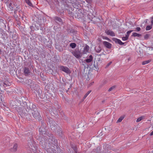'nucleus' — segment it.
<instances>
[{
  "mask_svg": "<svg viewBox=\"0 0 153 153\" xmlns=\"http://www.w3.org/2000/svg\"><path fill=\"white\" fill-rule=\"evenodd\" d=\"M105 39H106L108 40H110V39H109L106 37H105Z\"/></svg>",
  "mask_w": 153,
  "mask_h": 153,
  "instance_id": "41",
  "label": "nucleus"
},
{
  "mask_svg": "<svg viewBox=\"0 0 153 153\" xmlns=\"http://www.w3.org/2000/svg\"><path fill=\"white\" fill-rule=\"evenodd\" d=\"M111 62H109L107 65V66H109L111 64Z\"/></svg>",
  "mask_w": 153,
  "mask_h": 153,
  "instance_id": "42",
  "label": "nucleus"
},
{
  "mask_svg": "<svg viewBox=\"0 0 153 153\" xmlns=\"http://www.w3.org/2000/svg\"><path fill=\"white\" fill-rule=\"evenodd\" d=\"M18 146L17 144L15 143L14 144L13 148L12 149V151L13 152H15L17 150Z\"/></svg>",
  "mask_w": 153,
  "mask_h": 153,
  "instance_id": "15",
  "label": "nucleus"
},
{
  "mask_svg": "<svg viewBox=\"0 0 153 153\" xmlns=\"http://www.w3.org/2000/svg\"><path fill=\"white\" fill-rule=\"evenodd\" d=\"M24 72L25 76H27L30 73V71L29 70V68L26 67L24 68Z\"/></svg>",
  "mask_w": 153,
  "mask_h": 153,
  "instance_id": "13",
  "label": "nucleus"
},
{
  "mask_svg": "<svg viewBox=\"0 0 153 153\" xmlns=\"http://www.w3.org/2000/svg\"><path fill=\"white\" fill-rule=\"evenodd\" d=\"M54 20L57 23L60 24H62L63 21L62 19L60 18L57 16H56L53 18Z\"/></svg>",
  "mask_w": 153,
  "mask_h": 153,
  "instance_id": "7",
  "label": "nucleus"
},
{
  "mask_svg": "<svg viewBox=\"0 0 153 153\" xmlns=\"http://www.w3.org/2000/svg\"><path fill=\"white\" fill-rule=\"evenodd\" d=\"M73 55L77 59H79L82 56V53L78 50H74L71 52Z\"/></svg>",
  "mask_w": 153,
  "mask_h": 153,
  "instance_id": "2",
  "label": "nucleus"
},
{
  "mask_svg": "<svg viewBox=\"0 0 153 153\" xmlns=\"http://www.w3.org/2000/svg\"><path fill=\"white\" fill-rule=\"evenodd\" d=\"M12 0H6V4L8 7V10L11 11L14 10H16L17 7H16L15 4H13Z\"/></svg>",
  "mask_w": 153,
  "mask_h": 153,
  "instance_id": "1",
  "label": "nucleus"
},
{
  "mask_svg": "<svg viewBox=\"0 0 153 153\" xmlns=\"http://www.w3.org/2000/svg\"><path fill=\"white\" fill-rule=\"evenodd\" d=\"M83 61H84V60H83L82 59H80L79 61L80 62H82V65L85 66V64H84L85 63H84V62H83Z\"/></svg>",
  "mask_w": 153,
  "mask_h": 153,
  "instance_id": "35",
  "label": "nucleus"
},
{
  "mask_svg": "<svg viewBox=\"0 0 153 153\" xmlns=\"http://www.w3.org/2000/svg\"><path fill=\"white\" fill-rule=\"evenodd\" d=\"M60 69L67 74L71 73V71L66 66H61L60 67Z\"/></svg>",
  "mask_w": 153,
  "mask_h": 153,
  "instance_id": "4",
  "label": "nucleus"
},
{
  "mask_svg": "<svg viewBox=\"0 0 153 153\" xmlns=\"http://www.w3.org/2000/svg\"><path fill=\"white\" fill-rule=\"evenodd\" d=\"M93 15L91 13L90 14H88V15H87L88 18L91 21L93 19Z\"/></svg>",
  "mask_w": 153,
  "mask_h": 153,
  "instance_id": "19",
  "label": "nucleus"
},
{
  "mask_svg": "<svg viewBox=\"0 0 153 153\" xmlns=\"http://www.w3.org/2000/svg\"><path fill=\"white\" fill-rule=\"evenodd\" d=\"M122 39L123 41H126L128 39L127 37H126L125 36V37H123L122 38Z\"/></svg>",
  "mask_w": 153,
  "mask_h": 153,
  "instance_id": "32",
  "label": "nucleus"
},
{
  "mask_svg": "<svg viewBox=\"0 0 153 153\" xmlns=\"http://www.w3.org/2000/svg\"><path fill=\"white\" fill-rule=\"evenodd\" d=\"M129 35L127 34L126 35L125 37H127V39H128Z\"/></svg>",
  "mask_w": 153,
  "mask_h": 153,
  "instance_id": "39",
  "label": "nucleus"
},
{
  "mask_svg": "<svg viewBox=\"0 0 153 153\" xmlns=\"http://www.w3.org/2000/svg\"><path fill=\"white\" fill-rule=\"evenodd\" d=\"M142 120V117H141L138 118L137 119V120L136 122H139L141 121Z\"/></svg>",
  "mask_w": 153,
  "mask_h": 153,
  "instance_id": "31",
  "label": "nucleus"
},
{
  "mask_svg": "<svg viewBox=\"0 0 153 153\" xmlns=\"http://www.w3.org/2000/svg\"><path fill=\"white\" fill-rule=\"evenodd\" d=\"M68 90L66 91V92L68 93Z\"/></svg>",
  "mask_w": 153,
  "mask_h": 153,
  "instance_id": "46",
  "label": "nucleus"
},
{
  "mask_svg": "<svg viewBox=\"0 0 153 153\" xmlns=\"http://www.w3.org/2000/svg\"><path fill=\"white\" fill-rule=\"evenodd\" d=\"M151 25H153V19L151 21Z\"/></svg>",
  "mask_w": 153,
  "mask_h": 153,
  "instance_id": "43",
  "label": "nucleus"
},
{
  "mask_svg": "<svg viewBox=\"0 0 153 153\" xmlns=\"http://www.w3.org/2000/svg\"><path fill=\"white\" fill-rule=\"evenodd\" d=\"M105 32L106 34L108 35H109L111 36H115V34L114 33L113 31L110 30H106Z\"/></svg>",
  "mask_w": 153,
  "mask_h": 153,
  "instance_id": "10",
  "label": "nucleus"
},
{
  "mask_svg": "<svg viewBox=\"0 0 153 153\" xmlns=\"http://www.w3.org/2000/svg\"><path fill=\"white\" fill-rule=\"evenodd\" d=\"M53 123V124H54V125H55V122H54ZM50 127H51V129L52 130V129H53V130H55V129L54 128V127H55V126H54L53 125V123H50Z\"/></svg>",
  "mask_w": 153,
  "mask_h": 153,
  "instance_id": "24",
  "label": "nucleus"
},
{
  "mask_svg": "<svg viewBox=\"0 0 153 153\" xmlns=\"http://www.w3.org/2000/svg\"><path fill=\"white\" fill-rule=\"evenodd\" d=\"M141 36V34L137 33L135 32L133 33L132 35V36L134 37H140Z\"/></svg>",
  "mask_w": 153,
  "mask_h": 153,
  "instance_id": "16",
  "label": "nucleus"
},
{
  "mask_svg": "<svg viewBox=\"0 0 153 153\" xmlns=\"http://www.w3.org/2000/svg\"><path fill=\"white\" fill-rule=\"evenodd\" d=\"M14 14H16V11H15L14 12Z\"/></svg>",
  "mask_w": 153,
  "mask_h": 153,
  "instance_id": "45",
  "label": "nucleus"
},
{
  "mask_svg": "<svg viewBox=\"0 0 153 153\" xmlns=\"http://www.w3.org/2000/svg\"><path fill=\"white\" fill-rule=\"evenodd\" d=\"M103 44L105 47L108 49H111V44L107 42L103 41Z\"/></svg>",
  "mask_w": 153,
  "mask_h": 153,
  "instance_id": "9",
  "label": "nucleus"
},
{
  "mask_svg": "<svg viewBox=\"0 0 153 153\" xmlns=\"http://www.w3.org/2000/svg\"><path fill=\"white\" fill-rule=\"evenodd\" d=\"M39 131L40 132V134H45V131H42L41 128H39Z\"/></svg>",
  "mask_w": 153,
  "mask_h": 153,
  "instance_id": "30",
  "label": "nucleus"
},
{
  "mask_svg": "<svg viewBox=\"0 0 153 153\" xmlns=\"http://www.w3.org/2000/svg\"><path fill=\"white\" fill-rule=\"evenodd\" d=\"M25 105L24 107L26 109V110L27 111H29L31 109V107H30V104L29 103H27L26 102H25L24 103Z\"/></svg>",
  "mask_w": 153,
  "mask_h": 153,
  "instance_id": "8",
  "label": "nucleus"
},
{
  "mask_svg": "<svg viewBox=\"0 0 153 153\" xmlns=\"http://www.w3.org/2000/svg\"><path fill=\"white\" fill-rule=\"evenodd\" d=\"M32 114L33 117L36 119L39 116V113L36 109L35 108L33 110Z\"/></svg>",
  "mask_w": 153,
  "mask_h": 153,
  "instance_id": "5",
  "label": "nucleus"
},
{
  "mask_svg": "<svg viewBox=\"0 0 153 153\" xmlns=\"http://www.w3.org/2000/svg\"><path fill=\"white\" fill-rule=\"evenodd\" d=\"M102 149L101 147L99 146L96 149H94L92 152L95 153H100L102 152L101 151Z\"/></svg>",
  "mask_w": 153,
  "mask_h": 153,
  "instance_id": "12",
  "label": "nucleus"
},
{
  "mask_svg": "<svg viewBox=\"0 0 153 153\" xmlns=\"http://www.w3.org/2000/svg\"><path fill=\"white\" fill-rule=\"evenodd\" d=\"M150 35L149 34H146L144 36V38L145 39H148Z\"/></svg>",
  "mask_w": 153,
  "mask_h": 153,
  "instance_id": "28",
  "label": "nucleus"
},
{
  "mask_svg": "<svg viewBox=\"0 0 153 153\" xmlns=\"http://www.w3.org/2000/svg\"><path fill=\"white\" fill-rule=\"evenodd\" d=\"M0 22H3L4 25V28L5 29V28L6 27V25L5 24V23L4 22H6V21H4L2 19H1L0 20Z\"/></svg>",
  "mask_w": 153,
  "mask_h": 153,
  "instance_id": "29",
  "label": "nucleus"
},
{
  "mask_svg": "<svg viewBox=\"0 0 153 153\" xmlns=\"http://www.w3.org/2000/svg\"><path fill=\"white\" fill-rule=\"evenodd\" d=\"M147 19H146V22H147Z\"/></svg>",
  "mask_w": 153,
  "mask_h": 153,
  "instance_id": "47",
  "label": "nucleus"
},
{
  "mask_svg": "<svg viewBox=\"0 0 153 153\" xmlns=\"http://www.w3.org/2000/svg\"><path fill=\"white\" fill-rule=\"evenodd\" d=\"M133 31V30H130L128 31L127 32V34L129 35L130 33H131Z\"/></svg>",
  "mask_w": 153,
  "mask_h": 153,
  "instance_id": "34",
  "label": "nucleus"
},
{
  "mask_svg": "<svg viewBox=\"0 0 153 153\" xmlns=\"http://www.w3.org/2000/svg\"><path fill=\"white\" fill-rule=\"evenodd\" d=\"M152 19H153V16L152 17Z\"/></svg>",
  "mask_w": 153,
  "mask_h": 153,
  "instance_id": "48",
  "label": "nucleus"
},
{
  "mask_svg": "<svg viewBox=\"0 0 153 153\" xmlns=\"http://www.w3.org/2000/svg\"><path fill=\"white\" fill-rule=\"evenodd\" d=\"M91 91L90 90L88 92H87L84 95L83 97V99L84 100L85 99L86 97H87V96L88 95V94L91 92Z\"/></svg>",
  "mask_w": 153,
  "mask_h": 153,
  "instance_id": "20",
  "label": "nucleus"
},
{
  "mask_svg": "<svg viewBox=\"0 0 153 153\" xmlns=\"http://www.w3.org/2000/svg\"><path fill=\"white\" fill-rule=\"evenodd\" d=\"M93 59V57L92 55L89 56V58L87 59L84 60L83 62L85 63V62L87 63H90L92 62Z\"/></svg>",
  "mask_w": 153,
  "mask_h": 153,
  "instance_id": "11",
  "label": "nucleus"
},
{
  "mask_svg": "<svg viewBox=\"0 0 153 153\" xmlns=\"http://www.w3.org/2000/svg\"><path fill=\"white\" fill-rule=\"evenodd\" d=\"M93 83H94V82H91V83H90V84H91V85H92L93 84Z\"/></svg>",
  "mask_w": 153,
  "mask_h": 153,
  "instance_id": "44",
  "label": "nucleus"
},
{
  "mask_svg": "<svg viewBox=\"0 0 153 153\" xmlns=\"http://www.w3.org/2000/svg\"><path fill=\"white\" fill-rule=\"evenodd\" d=\"M76 45L75 43H72L70 44V46L72 48H74L76 47Z\"/></svg>",
  "mask_w": 153,
  "mask_h": 153,
  "instance_id": "21",
  "label": "nucleus"
},
{
  "mask_svg": "<svg viewBox=\"0 0 153 153\" xmlns=\"http://www.w3.org/2000/svg\"><path fill=\"white\" fill-rule=\"evenodd\" d=\"M89 50V47L88 45H86L85 46L84 48L83 51V53H86L88 52Z\"/></svg>",
  "mask_w": 153,
  "mask_h": 153,
  "instance_id": "14",
  "label": "nucleus"
},
{
  "mask_svg": "<svg viewBox=\"0 0 153 153\" xmlns=\"http://www.w3.org/2000/svg\"><path fill=\"white\" fill-rule=\"evenodd\" d=\"M30 28L31 30L30 32L31 33H33L34 31V30L35 29L34 28V27L33 26H30Z\"/></svg>",
  "mask_w": 153,
  "mask_h": 153,
  "instance_id": "26",
  "label": "nucleus"
},
{
  "mask_svg": "<svg viewBox=\"0 0 153 153\" xmlns=\"http://www.w3.org/2000/svg\"><path fill=\"white\" fill-rule=\"evenodd\" d=\"M112 39L116 44H118L121 45H122L124 44V43L120 39L117 38H113Z\"/></svg>",
  "mask_w": 153,
  "mask_h": 153,
  "instance_id": "6",
  "label": "nucleus"
},
{
  "mask_svg": "<svg viewBox=\"0 0 153 153\" xmlns=\"http://www.w3.org/2000/svg\"><path fill=\"white\" fill-rule=\"evenodd\" d=\"M87 2L90 3L91 2V0H85Z\"/></svg>",
  "mask_w": 153,
  "mask_h": 153,
  "instance_id": "38",
  "label": "nucleus"
},
{
  "mask_svg": "<svg viewBox=\"0 0 153 153\" xmlns=\"http://www.w3.org/2000/svg\"><path fill=\"white\" fill-rule=\"evenodd\" d=\"M101 50V49L100 46H99L97 49H96V51L97 52L99 53L100 52Z\"/></svg>",
  "mask_w": 153,
  "mask_h": 153,
  "instance_id": "23",
  "label": "nucleus"
},
{
  "mask_svg": "<svg viewBox=\"0 0 153 153\" xmlns=\"http://www.w3.org/2000/svg\"><path fill=\"white\" fill-rule=\"evenodd\" d=\"M77 17H78L79 16V15H77Z\"/></svg>",
  "mask_w": 153,
  "mask_h": 153,
  "instance_id": "49",
  "label": "nucleus"
},
{
  "mask_svg": "<svg viewBox=\"0 0 153 153\" xmlns=\"http://www.w3.org/2000/svg\"><path fill=\"white\" fill-rule=\"evenodd\" d=\"M0 36L1 38L4 40H6V38H7L8 36L6 33L2 29H0Z\"/></svg>",
  "mask_w": 153,
  "mask_h": 153,
  "instance_id": "3",
  "label": "nucleus"
},
{
  "mask_svg": "<svg viewBox=\"0 0 153 153\" xmlns=\"http://www.w3.org/2000/svg\"><path fill=\"white\" fill-rule=\"evenodd\" d=\"M55 126L54 128H56V127H55V126Z\"/></svg>",
  "mask_w": 153,
  "mask_h": 153,
  "instance_id": "50",
  "label": "nucleus"
},
{
  "mask_svg": "<svg viewBox=\"0 0 153 153\" xmlns=\"http://www.w3.org/2000/svg\"><path fill=\"white\" fill-rule=\"evenodd\" d=\"M150 136H152L153 135V131L150 134Z\"/></svg>",
  "mask_w": 153,
  "mask_h": 153,
  "instance_id": "40",
  "label": "nucleus"
},
{
  "mask_svg": "<svg viewBox=\"0 0 153 153\" xmlns=\"http://www.w3.org/2000/svg\"><path fill=\"white\" fill-rule=\"evenodd\" d=\"M152 25H148L147 26L146 28V30H151L152 28Z\"/></svg>",
  "mask_w": 153,
  "mask_h": 153,
  "instance_id": "22",
  "label": "nucleus"
},
{
  "mask_svg": "<svg viewBox=\"0 0 153 153\" xmlns=\"http://www.w3.org/2000/svg\"><path fill=\"white\" fill-rule=\"evenodd\" d=\"M73 149L76 152V153L77 152L76 151V147H72Z\"/></svg>",
  "mask_w": 153,
  "mask_h": 153,
  "instance_id": "36",
  "label": "nucleus"
},
{
  "mask_svg": "<svg viewBox=\"0 0 153 153\" xmlns=\"http://www.w3.org/2000/svg\"><path fill=\"white\" fill-rule=\"evenodd\" d=\"M3 84H4V86L5 87H7V84H6L5 82H4L3 83Z\"/></svg>",
  "mask_w": 153,
  "mask_h": 153,
  "instance_id": "37",
  "label": "nucleus"
},
{
  "mask_svg": "<svg viewBox=\"0 0 153 153\" xmlns=\"http://www.w3.org/2000/svg\"><path fill=\"white\" fill-rule=\"evenodd\" d=\"M151 61V59H149L147 60L144 61L142 62V65H145L150 62Z\"/></svg>",
  "mask_w": 153,
  "mask_h": 153,
  "instance_id": "18",
  "label": "nucleus"
},
{
  "mask_svg": "<svg viewBox=\"0 0 153 153\" xmlns=\"http://www.w3.org/2000/svg\"><path fill=\"white\" fill-rule=\"evenodd\" d=\"M135 30L136 31H139L141 30V29L140 27H137L136 28Z\"/></svg>",
  "mask_w": 153,
  "mask_h": 153,
  "instance_id": "33",
  "label": "nucleus"
},
{
  "mask_svg": "<svg viewBox=\"0 0 153 153\" xmlns=\"http://www.w3.org/2000/svg\"><path fill=\"white\" fill-rule=\"evenodd\" d=\"M26 3L29 6L33 7V5L30 0H25Z\"/></svg>",
  "mask_w": 153,
  "mask_h": 153,
  "instance_id": "17",
  "label": "nucleus"
},
{
  "mask_svg": "<svg viewBox=\"0 0 153 153\" xmlns=\"http://www.w3.org/2000/svg\"><path fill=\"white\" fill-rule=\"evenodd\" d=\"M124 117L121 116L120 117L118 120L117 121V123H119L121 122L124 119Z\"/></svg>",
  "mask_w": 153,
  "mask_h": 153,
  "instance_id": "25",
  "label": "nucleus"
},
{
  "mask_svg": "<svg viewBox=\"0 0 153 153\" xmlns=\"http://www.w3.org/2000/svg\"><path fill=\"white\" fill-rule=\"evenodd\" d=\"M115 87L116 86L115 85L112 86L108 90V91H112L113 89H114L115 88Z\"/></svg>",
  "mask_w": 153,
  "mask_h": 153,
  "instance_id": "27",
  "label": "nucleus"
}]
</instances>
